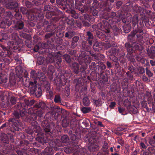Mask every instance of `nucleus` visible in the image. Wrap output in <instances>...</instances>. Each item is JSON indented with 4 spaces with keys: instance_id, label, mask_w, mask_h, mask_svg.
<instances>
[{
    "instance_id": "f257e3e1",
    "label": "nucleus",
    "mask_w": 155,
    "mask_h": 155,
    "mask_svg": "<svg viewBox=\"0 0 155 155\" xmlns=\"http://www.w3.org/2000/svg\"><path fill=\"white\" fill-rule=\"evenodd\" d=\"M138 17L137 16L133 17L132 18V26L134 28L137 25V28H136L130 34L129 38H133L136 35L137 39L140 42H142L143 39L147 32L145 29L143 22L142 21L138 24Z\"/></svg>"
},
{
    "instance_id": "f03ea898",
    "label": "nucleus",
    "mask_w": 155,
    "mask_h": 155,
    "mask_svg": "<svg viewBox=\"0 0 155 155\" xmlns=\"http://www.w3.org/2000/svg\"><path fill=\"white\" fill-rule=\"evenodd\" d=\"M82 48L84 51L81 52L78 57V60L80 65L84 64L85 66H81V68H83L82 71H84L86 69V65L91 61V58L88 56L90 52L93 51L91 50V47L89 43L86 41H83L81 44Z\"/></svg>"
},
{
    "instance_id": "7ed1b4c3",
    "label": "nucleus",
    "mask_w": 155,
    "mask_h": 155,
    "mask_svg": "<svg viewBox=\"0 0 155 155\" xmlns=\"http://www.w3.org/2000/svg\"><path fill=\"white\" fill-rule=\"evenodd\" d=\"M99 2L97 0H93V2L92 6L89 7L87 6H83L82 3L79 2H77L76 4V8L78 9L81 13H86L89 10L90 15L92 18H94V20L96 18L98 15V11L97 7L100 8L98 5Z\"/></svg>"
},
{
    "instance_id": "20e7f679",
    "label": "nucleus",
    "mask_w": 155,
    "mask_h": 155,
    "mask_svg": "<svg viewBox=\"0 0 155 155\" xmlns=\"http://www.w3.org/2000/svg\"><path fill=\"white\" fill-rule=\"evenodd\" d=\"M103 9L107 12V15L106 17L104 16L102 22L99 24L98 26L100 27L101 30L108 33L109 32L110 27L114 25L115 22L113 18L116 16V14L115 12H110V10L108 11L104 8Z\"/></svg>"
},
{
    "instance_id": "39448f33",
    "label": "nucleus",
    "mask_w": 155,
    "mask_h": 155,
    "mask_svg": "<svg viewBox=\"0 0 155 155\" xmlns=\"http://www.w3.org/2000/svg\"><path fill=\"white\" fill-rule=\"evenodd\" d=\"M17 31H13L8 33H12L11 35V38L13 41H10L8 43L10 48L13 50L14 52L19 51L21 50V48L19 46L17 41H18L19 38L17 34Z\"/></svg>"
},
{
    "instance_id": "423d86ee",
    "label": "nucleus",
    "mask_w": 155,
    "mask_h": 155,
    "mask_svg": "<svg viewBox=\"0 0 155 155\" xmlns=\"http://www.w3.org/2000/svg\"><path fill=\"white\" fill-rule=\"evenodd\" d=\"M10 93L7 92V94L3 95L1 98L2 104L5 107H11L15 104L16 103L17 98L13 96H11L10 101H9L8 95L6 94H8V97H9L10 96Z\"/></svg>"
},
{
    "instance_id": "0eeeda50",
    "label": "nucleus",
    "mask_w": 155,
    "mask_h": 155,
    "mask_svg": "<svg viewBox=\"0 0 155 155\" xmlns=\"http://www.w3.org/2000/svg\"><path fill=\"white\" fill-rule=\"evenodd\" d=\"M14 25L11 26L8 29L9 32H12L13 31H23L28 32L29 30L27 29L24 26V22L21 20H18L16 21H14Z\"/></svg>"
},
{
    "instance_id": "6e6552de",
    "label": "nucleus",
    "mask_w": 155,
    "mask_h": 155,
    "mask_svg": "<svg viewBox=\"0 0 155 155\" xmlns=\"http://www.w3.org/2000/svg\"><path fill=\"white\" fill-rule=\"evenodd\" d=\"M125 47L127 51V53L126 55L127 59L134 64L135 59L133 56V53L134 51L133 45L129 43H126L125 44Z\"/></svg>"
},
{
    "instance_id": "1a4fd4ad",
    "label": "nucleus",
    "mask_w": 155,
    "mask_h": 155,
    "mask_svg": "<svg viewBox=\"0 0 155 155\" xmlns=\"http://www.w3.org/2000/svg\"><path fill=\"white\" fill-rule=\"evenodd\" d=\"M28 82L29 84L28 87L33 88L36 97H40L42 95V91L40 86L37 84L36 81L35 80L34 82L28 81Z\"/></svg>"
},
{
    "instance_id": "9d476101",
    "label": "nucleus",
    "mask_w": 155,
    "mask_h": 155,
    "mask_svg": "<svg viewBox=\"0 0 155 155\" xmlns=\"http://www.w3.org/2000/svg\"><path fill=\"white\" fill-rule=\"evenodd\" d=\"M115 0H99L98 5L100 8H104L108 11L110 10L113 7Z\"/></svg>"
},
{
    "instance_id": "9b49d317",
    "label": "nucleus",
    "mask_w": 155,
    "mask_h": 155,
    "mask_svg": "<svg viewBox=\"0 0 155 155\" xmlns=\"http://www.w3.org/2000/svg\"><path fill=\"white\" fill-rule=\"evenodd\" d=\"M9 126L12 127L15 130L18 131L22 127V124L20 120H17L14 118H11L8 120Z\"/></svg>"
},
{
    "instance_id": "f8f14e48",
    "label": "nucleus",
    "mask_w": 155,
    "mask_h": 155,
    "mask_svg": "<svg viewBox=\"0 0 155 155\" xmlns=\"http://www.w3.org/2000/svg\"><path fill=\"white\" fill-rule=\"evenodd\" d=\"M61 54L60 51L57 52L55 56V60L54 61L55 67L58 69V71H60L62 70L63 66L62 64V59L61 58Z\"/></svg>"
},
{
    "instance_id": "ddd939ff",
    "label": "nucleus",
    "mask_w": 155,
    "mask_h": 155,
    "mask_svg": "<svg viewBox=\"0 0 155 155\" xmlns=\"http://www.w3.org/2000/svg\"><path fill=\"white\" fill-rule=\"evenodd\" d=\"M41 125L43 127L46 133L49 132L51 129H54L56 128L55 124L53 122L49 123L47 121H43L41 123Z\"/></svg>"
},
{
    "instance_id": "4468645a",
    "label": "nucleus",
    "mask_w": 155,
    "mask_h": 155,
    "mask_svg": "<svg viewBox=\"0 0 155 155\" xmlns=\"http://www.w3.org/2000/svg\"><path fill=\"white\" fill-rule=\"evenodd\" d=\"M88 140L89 142L88 148L90 151H96L99 149L98 146L95 144V143L96 142V140L95 138L90 137L89 138Z\"/></svg>"
},
{
    "instance_id": "2eb2a0df",
    "label": "nucleus",
    "mask_w": 155,
    "mask_h": 155,
    "mask_svg": "<svg viewBox=\"0 0 155 155\" xmlns=\"http://www.w3.org/2000/svg\"><path fill=\"white\" fill-rule=\"evenodd\" d=\"M23 68L20 66H17L15 68V72L17 78H28V73L27 71L23 73Z\"/></svg>"
},
{
    "instance_id": "dca6fc26",
    "label": "nucleus",
    "mask_w": 155,
    "mask_h": 155,
    "mask_svg": "<svg viewBox=\"0 0 155 155\" xmlns=\"http://www.w3.org/2000/svg\"><path fill=\"white\" fill-rule=\"evenodd\" d=\"M90 55L92 57L94 61L97 62L104 60V56L103 54L99 53H95L93 51L90 52Z\"/></svg>"
},
{
    "instance_id": "f3484780",
    "label": "nucleus",
    "mask_w": 155,
    "mask_h": 155,
    "mask_svg": "<svg viewBox=\"0 0 155 155\" xmlns=\"http://www.w3.org/2000/svg\"><path fill=\"white\" fill-rule=\"evenodd\" d=\"M46 30L47 31L49 32H52L55 31V32L57 36L61 34L59 28L58 26L52 23H50V24L48 25L46 28Z\"/></svg>"
},
{
    "instance_id": "a211bd4d",
    "label": "nucleus",
    "mask_w": 155,
    "mask_h": 155,
    "mask_svg": "<svg viewBox=\"0 0 155 155\" xmlns=\"http://www.w3.org/2000/svg\"><path fill=\"white\" fill-rule=\"evenodd\" d=\"M11 61L12 60L9 57L0 59V78L4 76L2 73V65L3 64L4 66L8 65L10 63Z\"/></svg>"
},
{
    "instance_id": "6ab92c4d",
    "label": "nucleus",
    "mask_w": 155,
    "mask_h": 155,
    "mask_svg": "<svg viewBox=\"0 0 155 155\" xmlns=\"http://www.w3.org/2000/svg\"><path fill=\"white\" fill-rule=\"evenodd\" d=\"M16 110H19V112L21 113V117H24L26 113L25 107V104L23 103H20L17 104L15 106Z\"/></svg>"
},
{
    "instance_id": "aec40b11",
    "label": "nucleus",
    "mask_w": 155,
    "mask_h": 155,
    "mask_svg": "<svg viewBox=\"0 0 155 155\" xmlns=\"http://www.w3.org/2000/svg\"><path fill=\"white\" fill-rule=\"evenodd\" d=\"M55 31L52 32H47L45 36V39L47 40L48 44H50L51 43L54 42L55 40V38L53 37V35H54L55 34Z\"/></svg>"
},
{
    "instance_id": "412c9836",
    "label": "nucleus",
    "mask_w": 155,
    "mask_h": 155,
    "mask_svg": "<svg viewBox=\"0 0 155 155\" xmlns=\"http://www.w3.org/2000/svg\"><path fill=\"white\" fill-rule=\"evenodd\" d=\"M30 78H46L45 73L39 71H31L30 73Z\"/></svg>"
},
{
    "instance_id": "4be33fe9",
    "label": "nucleus",
    "mask_w": 155,
    "mask_h": 155,
    "mask_svg": "<svg viewBox=\"0 0 155 155\" xmlns=\"http://www.w3.org/2000/svg\"><path fill=\"white\" fill-rule=\"evenodd\" d=\"M38 136L36 138V140L39 143H45L47 142L48 140L45 134L42 133H39L37 134Z\"/></svg>"
},
{
    "instance_id": "5701e85b",
    "label": "nucleus",
    "mask_w": 155,
    "mask_h": 155,
    "mask_svg": "<svg viewBox=\"0 0 155 155\" xmlns=\"http://www.w3.org/2000/svg\"><path fill=\"white\" fill-rule=\"evenodd\" d=\"M6 5V7L8 9L13 10L15 9V11L17 10L18 7V4L17 2L15 1H8Z\"/></svg>"
},
{
    "instance_id": "b1692460",
    "label": "nucleus",
    "mask_w": 155,
    "mask_h": 155,
    "mask_svg": "<svg viewBox=\"0 0 155 155\" xmlns=\"http://www.w3.org/2000/svg\"><path fill=\"white\" fill-rule=\"evenodd\" d=\"M74 81L77 82L76 86V89L77 90H79L80 88H84V90H87V88L83 86L84 84L83 78H77L74 80Z\"/></svg>"
},
{
    "instance_id": "393cba45",
    "label": "nucleus",
    "mask_w": 155,
    "mask_h": 155,
    "mask_svg": "<svg viewBox=\"0 0 155 155\" xmlns=\"http://www.w3.org/2000/svg\"><path fill=\"white\" fill-rule=\"evenodd\" d=\"M148 56L151 59L155 58V46H152L150 48L147 49Z\"/></svg>"
},
{
    "instance_id": "a878e982",
    "label": "nucleus",
    "mask_w": 155,
    "mask_h": 155,
    "mask_svg": "<svg viewBox=\"0 0 155 155\" xmlns=\"http://www.w3.org/2000/svg\"><path fill=\"white\" fill-rule=\"evenodd\" d=\"M34 114H35V115L34 118V120H35L37 119V117L38 116L40 117H42V115L44 113V110L40 109V108H35L33 107Z\"/></svg>"
},
{
    "instance_id": "bb28decb",
    "label": "nucleus",
    "mask_w": 155,
    "mask_h": 155,
    "mask_svg": "<svg viewBox=\"0 0 155 155\" xmlns=\"http://www.w3.org/2000/svg\"><path fill=\"white\" fill-rule=\"evenodd\" d=\"M52 108L53 110L52 113H53L54 112L55 118V119H57L61 116V114H62V110H61V108L58 106H54Z\"/></svg>"
},
{
    "instance_id": "cd10ccee",
    "label": "nucleus",
    "mask_w": 155,
    "mask_h": 155,
    "mask_svg": "<svg viewBox=\"0 0 155 155\" xmlns=\"http://www.w3.org/2000/svg\"><path fill=\"white\" fill-rule=\"evenodd\" d=\"M132 9L137 14H139L140 15L144 14L145 12L144 9L136 5H134Z\"/></svg>"
},
{
    "instance_id": "c85d7f7f",
    "label": "nucleus",
    "mask_w": 155,
    "mask_h": 155,
    "mask_svg": "<svg viewBox=\"0 0 155 155\" xmlns=\"http://www.w3.org/2000/svg\"><path fill=\"white\" fill-rule=\"evenodd\" d=\"M129 71L126 73V75L129 78H133V74L134 73L135 68L133 65H130L127 67Z\"/></svg>"
},
{
    "instance_id": "c756f323",
    "label": "nucleus",
    "mask_w": 155,
    "mask_h": 155,
    "mask_svg": "<svg viewBox=\"0 0 155 155\" xmlns=\"http://www.w3.org/2000/svg\"><path fill=\"white\" fill-rule=\"evenodd\" d=\"M2 48L3 50L1 52V56L2 58L6 57L7 56L9 57L12 54V52L10 51L5 47H3Z\"/></svg>"
},
{
    "instance_id": "7c9ffc66",
    "label": "nucleus",
    "mask_w": 155,
    "mask_h": 155,
    "mask_svg": "<svg viewBox=\"0 0 155 155\" xmlns=\"http://www.w3.org/2000/svg\"><path fill=\"white\" fill-rule=\"evenodd\" d=\"M78 36H75L71 38V46L72 48H74L78 45V42L79 40Z\"/></svg>"
},
{
    "instance_id": "2f4dec72",
    "label": "nucleus",
    "mask_w": 155,
    "mask_h": 155,
    "mask_svg": "<svg viewBox=\"0 0 155 155\" xmlns=\"http://www.w3.org/2000/svg\"><path fill=\"white\" fill-rule=\"evenodd\" d=\"M35 16L36 17L37 19L39 21H41L43 19L44 16L42 13L35 14V16L34 15H30L29 16L28 18L31 20H33L35 19Z\"/></svg>"
},
{
    "instance_id": "473e14b6",
    "label": "nucleus",
    "mask_w": 155,
    "mask_h": 155,
    "mask_svg": "<svg viewBox=\"0 0 155 155\" xmlns=\"http://www.w3.org/2000/svg\"><path fill=\"white\" fill-rule=\"evenodd\" d=\"M56 53H50L48 55L46 58L47 62L49 63H52L54 62L55 60V56L56 55Z\"/></svg>"
},
{
    "instance_id": "72a5a7b5",
    "label": "nucleus",
    "mask_w": 155,
    "mask_h": 155,
    "mask_svg": "<svg viewBox=\"0 0 155 155\" xmlns=\"http://www.w3.org/2000/svg\"><path fill=\"white\" fill-rule=\"evenodd\" d=\"M75 35L74 31L72 30H68L66 31L64 34V37L68 39H71Z\"/></svg>"
},
{
    "instance_id": "f704fd0d",
    "label": "nucleus",
    "mask_w": 155,
    "mask_h": 155,
    "mask_svg": "<svg viewBox=\"0 0 155 155\" xmlns=\"http://www.w3.org/2000/svg\"><path fill=\"white\" fill-rule=\"evenodd\" d=\"M86 38L87 41L88 42L89 44L92 45L94 38L93 34L90 31H88L86 32Z\"/></svg>"
},
{
    "instance_id": "c9c22d12",
    "label": "nucleus",
    "mask_w": 155,
    "mask_h": 155,
    "mask_svg": "<svg viewBox=\"0 0 155 155\" xmlns=\"http://www.w3.org/2000/svg\"><path fill=\"white\" fill-rule=\"evenodd\" d=\"M102 47L101 43L98 41H96L94 43L93 48L95 51H100L102 50Z\"/></svg>"
},
{
    "instance_id": "e433bc0d",
    "label": "nucleus",
    "mask_w": 155,
    "mask_h": 155,
    "mask_svg": "<svg viewBox=\"0 0 155 155\" xmlns=\"http://www.w3.org/2000/svg\"><path fill=\"white\" fill-rule=\"evenodd\" d=\"M34 107L40 108V109L44 110L47 106L46 104L42 101L40 102L35 104L33 106Z\"/></svg>"
},
{
    "instance_id": "4c0bfd02",
    "label": "nucleus",
    "mask_w": 155,
    "mask_h": 155,
    "mask_svg": "<svg viewBox=\"0 0 155 155\" xmlns=\"http://www.w3.org/2000/svg\"><path fill=\"white\" fill-rule=\"evenodd\" d=\"M71 69L73 70L74 72L76 74H78L80 71L79 65L77 63H73L71 65Z\"/></svg>"
},
{
    "instance_id": "58836bf2",
    "label": "nucleus",
    "mask_w": 155,
    "mask_h": 155,
    "mask_svg": "<svg viewBox=\"0 0 155 155\" xmlns=\"http://www.w3.org/2000/svg\"><path fill=\"white\" fill-rule=\"evenodd\" d=\"M33 2V3L36 6L44 5L45 4H48V0H34Z\"/></svg>"
},
{
    "instance_id": "ea45409f",
    "label": "nucleus",
    "mask_w": 155,
    "mask_h": 155,
    "mask_svg": "<svg viewBox=\"0 0 155 155\" xmlns=\"http://www.w3.org/2000/svg\"><path fill=\"white\" fill-rule=\"evenodd\" d=\"M66 12L69 14L70 16L74 18L75 19H77L78 18V14L74 10L72 9L67 10Z\"/></svg>"
},
{
    "instance_id": "a19ab883",
    "label": "nucleus",
    "mask_w": 155,
    "mask_h": 155,
    "mask_svg": "<svg viewBox=\"0 0 155 155\" xmlns=\"http://www.w3.org/2000/svg\"><path fill=\"white\" fill-rule=\"evenodd\" d=\"M106 33V35L103 34L102 32L99 33V34L97 35V37L100 39H101V40H104L106 38L107 36V37H111V36L110 33V30H109V33L106 32L105 31H103Z\"/></svg>"
},
{
    "instance_id": "79ce46f5",
    "label": "nucleus",
    "mask_w": 155,
    "mask_h": 155,
    "mask_svg": "<svg viewBox=\"0 0 155 155\" xmlns=\"http://www.w3.org/2000/svg\"><path fill=\"white\" fill-rule=\"evenodd\" d=\"M143 41L142 42L139 41L136 38L137 40L139 42L137 43L134 46V48L135 50L142 51L143 49V48L142 46V43L143 42Z\"/></svg>"
},
{
    "instance_id": "37998d69",
    "label": "nucleus",
    "mask_w": 155,
    "mask_h": 155,
    "mask_svg": "<svg viewBox=\"0 0 155 155\" xmlns=\"http://www.w3.org/2000/svg\"><path fill=\"white\" fill-rule=\"evenodd\" d=\"M113 32L115 36H117L120 34L121 30L116 26H113L112 28Z\"/></svg>"
},
{
    "instance_id": "c03bdc74",
    "label": "nucleus",
    "mask_w": 155,
    "mask_h": 155,
    "mask_svg": "<svg viewBox=\"0 0 155 155\" xmlns=\"http://www.w3.org/2000/svg\"><path fill=\"white\" fill-rule=\"evenodd\" d=\"M3 19L6 18H12L13 17L12 13L11 12L6 11L3 13Z\"/></svg>"
},
{
    "instance_id": "a18cd8bd",
    "label": "nucleus",
    "mask_w": 155,
    "mask_h": 155,
    "mask_svg": "<svg viewBox=\"0 0 155 155\" xmlns=\"http://www.w3.org/2000/svg\"><path fill=\"white\" fill-rule=\"evenodd\" d=\"M89 67L91 70L96 71L99 68V65H97V64L94 62H93L91 63Z\"/></svg>"
},
{
    "instance_id": "49530a36",
    "label": "nucleus",
    "mask_w": 155,
    "mask_h": 155,
    "mask_svg": "<svg viewBox=\"0 0 155 155\" xmlns=\"http://www.w3.org/2000/svg\"><path fill=\"white\" fill-rule=\"evenodd\" d=\"M83 17L85 20H87L89 21L94 22V18H92V16L91 15H89L87 14H83Z\"/></svg>"
},
{
    "instance_id": "de8ad7c7",
    "label": "nucleus",
    "mask_w": 155,
    "mask_h": 155,
    "mask_svg": "<svg viewBox=\"0 0 155 155\" xmlns=\"http://www.w3.org/2000/svg\"><path fill=\"white\" fill-rule=\"evenodd\" d=\"M70 120L67 118H64L62 122V125L64 127H66L69 125Z\"/></svg>"
},
{
    "instance_id": "09e8293b",
    "label": "nucleus",
    "mask_w": 155,
    "mask_h": 155,
    "mask_svg": "<svg viewBox=\"0 0 155 155\" xmlns=\"http://www.w3.org/2000/svg\"><path fill=\"white\" fill-rule=\"evenodd\" d=\"M1 140L4 143H8L9 140L8 136L5 134H4L1 138Z\"/></svg>"
},
{
    "instance_id": "8fccbe9b",
    "label": "nucleus",
    "mask_w": 155,
    "mask_h": 155,
    "mask_svg": "<svg viewBox=\"0 0 155 155\" xmlns=\"http://www.w3.org/2000/svg\"><path fill=\"white\" fill-rule=\"evenodd\" d=\"M25 105L28 106H31L34 103L35 101L34 100H31L29 101L28 100L25 99L24 100Z\"/></svg>"
},
{
    "instance_id": "3c124183",
    "label": "nucleus",
    "mask_w": 155,
    "mask_h": 155,
    "mask_svg": "<svg viewBox=\"0 0 155 155\" xmlns=\"http://www.w3.org/2000/svg\"><path fill=\"white\" fill-rule=\"evenodd\" d=\"M6 26L9 27L12 24V18H6V19H3Z\"/></svg>"
},
{
    "instance_id": "603ef678",
    "label": "nucleus",
    "mask_w": 155,
    "mask_h": 155,
    "mask_svg": "<svg viewBox=\"0 0 155 155\" xmlns=\"http://www.w3.org/2000/svg\"><path fill=\"white\" fill-rule=\"evenodd\" d=\"M123 29L125 33H128L130 31L131 26L130 25H125L123 26Z\"/></svg>"
},
{
    "instance_id": "864d4df0",
    "label": "nucleus",
    "mask_w": 155,
    "mask_h": 155,
    "mask_svg": "<svg viewBox=\"0 0 155 155\" xmlns=\"http://www.w3.org/2000/svg\"><path fill=\"white\" fill-rule=\"evenodd\" d=\"M54 15H53V13L52 12H49L47 11L46 12V15H45V17L46 18L48 19H49L52 17V18H55V17H53V16H54Z\"/></svg>"
},
{
    "instance_id": "5fc2aeb1",
    "label": "nucleus",
    "mask_w": 155,
    "mask_h": 155,
    "mask_svg": "<svg viewBox=\"0 0 155 155\" xmlns=\"http://www.w3.org/2000/svg\"><path fill=\"white\" fill-rule=\"evenodd\" d=\"M146 96L147 97V100L148 102L151 103L152 102H154V101L153 100L152 96L151 95L150 93L147 92L146 93Z\"/></svg>"
},
{
    "instance_id": "6e6d98bb",
    "label": "nucleus",
    "mask_w": 155,
    "mask_h": 155,
    "mask_svg": "<svg viewBox=\"0 0 155 155\" xmlns=\"http://www.w3.org/2000/svg\"><path fill=\"white\" fill-rule=\"evenodd\" d=\"M59 72L61 73V77H62L63 76L64 77V78H66L67 77L70 78L71 74L68 73L67 71H62L61 70V71H59Z\"/></svg>"
},
{
    "instance_id": "4d7b16f0",
    "label": "nucleus",
    "mask_w": 155,
    "mask_h": 155,
    "mask_svg": "<svg viewBox=\"0 0 155 155\" xmlns=\"http://www.w3.org/2000/svg\"><path fill=\"white\" fill-rule=\"evenodd\" d=\"M63 58L65 59L66 62L68 63L70 65V63H71V60L70 56L67 54H65L63 55Z\"/></svg>"
},
{
    "instance_id": "13d9d810",
    "label": "nucleus",
    "mask_w": 155,
    "mask_h": 155,
    "mask_svg": "<svg viewBox=\"0 0 155 155\" xmlns=\"http://www.w3.org/2000/svg\"><path fill=\"white\" fill-rule=\"evenodd\" d=\"M83 104L84 106H88L90 104L89 98L87 97H85L83 99Z\"/></svg>"
},
{
    "instance_id": "bf43d9fd",
    "label": "nucleus",
    "mask_w": 155,
    "mask_h": 155,
    "mask_svg": "<svg viewBox=\"0 0 155 155\" xmlns=\"http://www.w3.org/2000/svg\"><path fill=\"white\" fill-rule=\"evenodd\" d=\"M61 140L62 142L66 143L68 142L69 141V138L67 135H64L62 136Z\"/></svg>"
},
{
    "instance_id": "052dcab7",
    "label": "nucleus",
    "mask_w": 155,
    "mask_h": 155,
    "mask_svg": "<svg viewBox=\"0 0 155 155\" xmlns=\"http://www.w3.org/2000/svg\"><path fill=\"white\" fill-rule=\"evenodd\" d=\"M49 144L50 146L52 147H55L56 146H58V147H60L62 146V144H58V143H56V142L52 140L50 141L49 142Z\"/></svg>"
},
{
    "instance_id": "680f3d73",
    "label": "nucleus",
    "mask_w": 155,
    "mask_h": 155,
    "mask_svg": "<svg viewBox=\"0 0 155 155\" xmlns=\"http://www.w3.org/2000/svg\"><path fill=\"white\" fill-rule=\"evenodd\" d=\"M81 110L83 113L85 114L91 111V108L90 107H84L81 108Z\"/></svg>"
},
{
    "instance_id": "e2e57ef3",
    "label": "nucleus",
    "mask_w": 155,
    "mask_h": 155,
    "mask_svg": "<svg viewBox=\"0 0 155 155\" xmlns=\"http://www.w3.org/2000/svg\"><path fill=\"white\" fill-rule=\"evenodd\" d=\"M13 114V116L16 119H19L20 117V116L21 117V113H19L17 110H15L14 111Z\"/></svg>"
},
{
    "instance_id": "0e129e2a",
    "label": "nucleus",
    "mask_w": 155,
    "mask_h": 155,
    "mask_svg": "<svg viewBox=\"0 0 155 155\" xmlns=\"http://www.w3.org/2000/svg\"><path fill=\"white\" fill-rule=\"evenodd\" d=\"M45 61V58L43 57H39L37 58V63L38 64L41 65L43 64Z\"/></svg>"
},
{
    "instance_id": "69168bd1",
    "label": "nucleus",
    "mask_w": 155,
    "mask_h": 155,
    "mask_svg": "<svg viewBox=\"0 0 155 155\" xmlns=\"http://www.w3.org/2000/svg\"><path fill=\"white\" fill-rule=\"evenodd\" d=\"M119 61L120 62V64L122 66H124L127 64V63L126 62L125 59L124 58V57H120L119 59Z\"/></svg>"
},
{
    "instance_id": "338daca9",
    "label": "nucleus",
    "mask_w": 155,
    "mask_h": 155,
    "mask_svg": "<svg viewBox=\"0 0 155 155\" xmlns=\"http://www.w3.org/2000/svg\"><path fill=\"white\" fill-rule=\"evenodd\" d=\"M15 12L16 13L14 15L15 18L17 20H20L22 18V15L19 12H17L16 11Z\"/></svg>"
},
{
    "instance_id": "774afa93",
    "label": "nucleus",
    "mask_w": 155,
    "mask_h": 155,
    "mask_svg": "<svg viewBox=\"0 0 155 155\" xmlns=\"http://www.w3.org/2000/svg\"><path fill=\"white\" fill-rule=\"evenodd\" d=\"M149 0H143L142 2L143 5L145 8H149L150 7V5L149 4Z\"/></svg>"
}]
</instances>
